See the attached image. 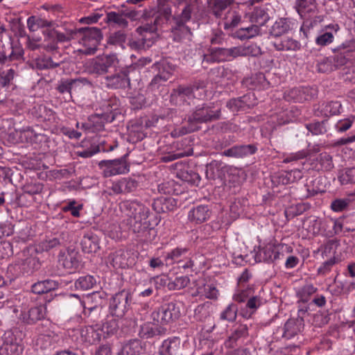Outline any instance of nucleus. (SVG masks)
Returning <instances> with one entry per match:
<instances>
[{
  "instance_id": "nucleus-58",
  "label": "nucleus",
  "mask_w": 355,
  "mask_h": 355,
  "mask_svg": "<svg viewBox=\"0 0 355 355\" xmlns=\"http://www.w3.org/2000/svg\"><path fill=\"white\" fill-rule=\"evenodd\" d=\"M348 199H336L331 203V209L336 212L343 211L349 205Z\"/></svg>"
},
{
  "instance_id": "nucleus-44",
  "label": "nucleus",
  "mask_w": 355,
  "mask_h": 355,
  "mask_svg": "<svg viewBox=\"0 0 355 355\" xmlns=\"http://www.w3.org/2000/svg\"><path fill=\"white\" fill-rule=\"evenodd\" d=\"M54 288V284L49 280L41 281L32 286V291L35 294H43L51 291Z\"/></svg>"
},
{
  "instance_id": "nucleus-43",
  "label": "nucleus",
  "mask_w": 355,
  "mask_h": 355,
  "mask_svg": "<svg viewBox=\"0 0 355 355\" xmlns=\"http://www.w3.org/2000/svg\"><path fill=\"white\" fill-rule=\"evenodd\" d=\"M341 104L338 101H331L323 103L321 111L325 116H332L340 113Z\"/></svg>"
},
{
  "instance_id": "nucleus-60",
  "label": "nucleus",
  "mask_w": 355,
  "mask_h": 355,
  "mask_svg": "<svg viewBox=\"0 0 355 355\" xmlns=\"http://www.w3.org/2000/svg\"><path fill=\"white\" fill-rule=\"evenodd\" d=\"M353 123V121L349 118L339 120L335 125V128L338 132H343L349 130Z\"/></svg>"
},
{
  "instance_id": "nucleus-15",
  "label": "nucleus",
  "mask_w": 355,
  "mask_h": 355,
  "mask_svg": "<svg viewBox=\"0 0 355 355\" xmlns=\"http://www.w3.org/2000/svg\"><path fill=\"white\" fill-rule=\"evenodd\" d=\"M302 320L298 319H289L283 328L278 329L277 334L282 333V336L290 339L297 335L302 329Z\"/></svg>"
},
{
  "instance_id": "nucleus-23",
  "label": "nucleus",
  "mask_w": 355,
  "mask_h": 355,
  "mask_svg": "<svg viewBox=\"0 0 355 355\" xmlns=\"http://www.w3.org/2000/svg\"><path fill=\"white\" fill-rule=\"evenodd\" d=\"M325 32L315 38V43L321 46H324L333 42L334 35L339 30V26L336 24H329L325 26Z\"/></svg>"
},
{
  "instance_id": "nucleus-1",
  "label": "nucleus",
  "mask_w": 355,
  "mask_h": 355,
  "mask_svg": "<svg viewBox=\"0 0 355 355\" xmlns=\"http://www.w3.org/2000/svg\"><path fill=\"white\" fill-rule=\"evenodd\" d=\"M121 212L128 217L127 225L133 232L146 241H151L156 232L151 227L148 219L150 211L143 203L137 200H125L119 205Z\"/></svg>"
},
{
  "instance_id": "nucleus-32",
  "label": "nucleus",
  "mask_w": 355,
  "mask_h": 355,
  "mask_svg": "<svg viewBox=\"0 0 355 355\" xmlns=\"http://www.w3.org/2000/svg\"><path fill=\"white\" fill-rule=\"evenodd\" d=\"M260 33V28L258 25L252 24L246 28L238 29L234 34L233 37L240 40L251 39Z\"/></svg>"
},
{
  "instance_id": "nucleus-55",
  "label": "nucleus",
  "mask_w": 355,
  "mask_h": 355,
  "mask_svg": "<svg viewBox=\"0 0 355 355\" xmlns=\"http://www.w3.org/2000/svg\"><path fill=\"white\" fill-rule=\"evenodd\" d=\"M337 262L335 257L330 258L329 260L322 263V264L318 268V275H325L329 273L333 266Z\"/></svg>"
},
{
  "instance_id": "nucleus-17",
  "label": "nucleus",
  "mask_w": 355,
  "mask_h": 355,
  "mask_svg": "<svg viewBox=\"0 0 355 355\" xmlns=\"http://www.w3.org/2000/svg\"><path fill=\"white\" fill-rule=\"evenodd\" d=\"M46 313V306L45 304L37 305L31 308L27 313H23L21 315L22 320L28 324H32L44 319Z\"/></svg>"
},
{
  "instance_id": "nucleus-7",
  "label": "nucleus",
  "mask_w": 355,
  "mask_h": 355,
  "mask_svg": "<svg viewBox=\"0 0 355 355\" xmlns=\"http://www.w3.org/2000/svg\"><path fill=\"white\" fill-rule=\"evenodd\" d=\"M295 8L301 18L306 21H311V26L322 21L321 17L317 15L318 6L315 0H296Z\"/></svg>"
},
{
  "instance_id": "nucleus-24",
  "label": "nucleus",
  "mask_w": 355,
  "mask_h": 355,
  "mask_svg": "<svg viewBox=\"0 0 355 355\" xmlns=\"http://www.w3.org/2000/svg\"><path fill=\"white\" fill-rule=\"evenodd\" d=\"M180 347V340L173 337L164 340L159 349V355H176Z\"/></svg>"
},
{
  "instance_id": "nucleus-27",
  "label": "nucleus",
  "mask_w": 355,
  "mask_h": 355,
  "mask_svg": "<svg viewBox=\"0 0 355 355\" xmlns=\"http://www.w3.org/2000/svg\"><path fill=\"white\" fill-rule=\"evenodd\" d=\"M223 28L226 31L233 30L241 21V15L235 10H229L223 19Z\"/></svg>"
},
{
  "instance_id": "nucleus-28",
  "label": "nucleus",
  "mask_w": 355,
  "mask_h": 355,
  "mask_svg": "<svg viewBox=\"0 0 355 355\" xmlns=\"http://www.w3.org/2000/svg\"><path fill=\"white\" fill-rule=\"evenodd\" d=\"M106 85L114 89H125L129 87L130 80L125 73L118 74L110 77H106Z\"/></svg>"
},
{
  "instance_id": "nucleus-54",
  "label": "nucleus",
  "mask_w": 355,
  "mask_h": 355,
  "mask_svg": "<svg viewBox=\"0 0 355 355\" xmlns=\"http://www.w3.org/2000/svg\"><path fill=\"white\" fill-rule=\"evenodd\" d=\"M15 72L12 69L0 73V87H8L10 83L13 80Z\"/></svg>"
},
{
  "instance_id": "nucleus-30",
  "label": "nucleus",
  "mask_w": 355,
  "mask_h": 355,
  "mask_svg": "<svg viewBox=\"0 0 355 355\" xmlns=\"http://www.w3.org/2000/svg\"><path fill=\"white\" fill-rule=\"evenodd\" d=\"M176 206L177 201L171 197H160L154 202V207L157 212L170 211Z\"/></svg>"
},
{
  "instance_id": "nucleus-26",
  "label": "nucleus",
  "mask_w": 355,
  "mask_h": 355,
  "mask_svg": "<svg viewBox=\"0 0 355 355\" xmlns=\"http://www.w3.org/2000/svg\"><path fill=\"white\" fill-rule=\"evenodd\" d=\"M128 253L123 250L116 251L110 255V263L115 268H127L131 264L128 259Z\"/></svg>"
},
{
  "instance_id": "nucleus-11",
  "label": "nucleus",
  "mask_w": 355,
  "mask_h": 355,
  "mask_svg": "<svg viewBox=\"0 0 355 355\" xmlns=\"http://www.w3.org/2000/svg\"><path fill=\"white\" fill-rule=\"evenodd\" d=\"M157 65L158 66L159 72L151 80L150 86L153 87H168L167 81L175 69L174 66L169 65L165 60L157 63Z\"/></svg>"
},
{
  "instance_id": "nucleus-52",
  "label": "nucleus",
  "mask_w": 355,
  "mask_h": 355,
  "mask_svg": "<svg viewBox=\"0 0 355 355\" xmlns=\"http://www.w3.org/2000/svg\"><path fill=\"white\" fill-rule=\"evenodd\" d=\"M126 37L124 31H118L110 35L108 42L110 44L122 46L126 40Z\"/></svg>"
},
{
  "instance_id": "nucleus-31",
  "label": "nucleus",
  "mask_w": 355,
  "mask_h": 355,
  "mask_svg": "<svg viewBox=\"0 0 355 355\" xmlns=\"http://www.w3.org/2000/svg\"><path fill=\"white\" fill-rule=\"evenodd\" d=\"M142 350L143 348L139 340H130L123 345L119 355H139Z\"/></svg>"
},
{
  "instance_id": "nucleus-2",
  "label": "nucleus",
  "mask_w": 355,
  "mask_h": 355,
  "mask_svg": "<svg viewBox=\"0 0 355 355\" xmlns=\"http://www.w3.org/2000/svg\"><path fill=\"white\" fill-rule=\"evenodd\" d=\"M193 7L191 3H187L180 14L173 17L171 37L174 42H184L191 40L193 33L187 24L191 19Z\"/></svg>"
},
{
  "instance_id": "nucleus-18",
  "label": "nucleus",
  "mask_w": 355,
  "mask_h": 355,
  "mask_svg": "<svg viewBox=\"0 0 355 355\" xmlns=\"http://www.w3.org/2000/svg\"><path fill=\"white\" fill-rule=\"evenodd\" d=\"M272 45L277 51H298L301 48L299 41L289 37H284L282 39H276L272 42Z\"/></svg>"
},
{
  "instance_id": "nucleus-59",
  "label": "nucleus",
  "mask_w": 355,
  "mask_h": 355,
  "mask_svg": "<svg viewBox=\"0 0 355 355\" xmlns=\"http://www.w3.org/2000/svg\"><path fill=\"white\" fill-rule=\"evenodd\" d=\"M121 182L123 193L131 192L137 187V182L131 178H123Z\"/></svg>"
},
{
  "instance_id": "nucleus-22",
  "label": "nucleus",
  "mask_w": 355,
  "mask_h": 355,
  "mask_svg": "<svg viewBox=\"0 0 355 355\" xmlns=\"http://www.w3.org/2000/svg\"><path fill=\"white\" fill-rule=\"evenodd\" d=\"M292 29L291 21L288 19H279L276 21L270 29V36L275 38L280 37Z\"/></svg>"
},
{
  "instance_id": "nucleus-13",
  "label": "nucleus",
  "mask_w": 355,
  "mask_h": 355,
  "mask_svg": "<svg viewBox=\"0 0 355 355\" xmlns=\"http://www.w3.org/2000/svg\"><path fill=\"white\" fill-rule=\"evenodd\" d=\"M211 211L208 205H200L193 207L188 213V219L190 222L200 224L207 220Z\"/></svg>"
},
{
  "instance_id": "nucleus-19",
  "label": "nucleus",
  "mask_w": 355,
  "mask_h": 355,
  "mask_svg": "<svg viewBox=\"0 0 355 355\" xmlns=\"http://www.w3.org/2000/svg\"><path fill=\"white\" fill-rule=\"evenodd\" d=\"M257 148L253 145L235 146L224 151L227 157L241 158L255 153Z\"/></svg>"
},
{
  "instance_id": "nucleus-33",
  "label": "nucleus",
  "mask_w": 355,
  "mask_h": 355,
  "mask_svg": "<svg viewBox=\"0 0 355 355\" xmlns=\"http://www.w3.org/2000/svg\"><path fill=\"white\" fill-rule=\"evenodd\" d=\"M99 329H96L94 327H85L81 330V338L83 340L89 344H94L100 341L101 333Z\"/></svg>"
},
{
  "instance_id": "nucleus-36",
  "label": "nucleus",
  "mask_w": 355,
  "mask_h": 355,
  "mask_svg": "<svg viewBox=\"0 0 355 355\" xmlns=\"http://www.w3.org/2000/svg\"><path fill=\"white\" fill-rule=\"evenodd\" d=\"M269 19L268 13L261 8H255L250 15V21L258 25L259 27L263 26Z\"/></svg>"
},
{
  "instance_id": "nucleus-42",
  "label": "nucleus",
  "mask_w": 355,
  "mask_h": 355,
  "mask_svg": "<svg viewBox=\"0 0 355 355\" xmlns=\"http://www.w3.org/2000/svg\"><path fill=\"white\" fill-rule=\"evenodd\" d=\"M96 280L91 275L80 277L75 282V287L77 289L86 291L91 289L95 284Z\"/></svg>"
},
{
  "instance_id": "nucleus-35",
  "label": "nucleus",
  "mask_w": 355,
  "mask_h": 355,
  "mask_svg": "<svg viewBox=\"0 0 355 355\" xmlns=\"http://www.w3.org/2000/svg\"><path fill=\"white\" fill-rule=\"evenodd\" d=\"M220 116V110L215 111L210 110L209 107H204L201 110L197 111L194 114V119L200 122H207L214 119H217Z\"/></svg>"
},
{
  "instance_id": "nucleus-47",
  "label": "nucleus",
  "mask_w": 355,
  "mask_h": 355,
  "mask_svg": "<svg viewBox=\"0 0 355 355\" xmlns=\"http://www.w3.org/2000/svg\"><path fill=\"white\" fill-rule=\"evenodd\" d=\"M238 308L236 304L232 303L230 304L226 309L221 312L220 319L227 320L229 322H233L236 318Z\"/></svg>"
},
{
  "instance_id": "nucleus-51",
  "label": "nucleus",
  "mask_w": 355,
  "mask_h": 355,
  "mask_svg": "<svg viewBox=\"0 0 355 355\" xmlns=\"http://www.w3.org/2000/svg\"><path fill=\"white\" fill-rule=\"evenodd\" d=\"M198 292L208 299H217L218 295V291L213 284H205L203 288H198Z\"/></svg>"
},
{
  "instance_id": "nucleus-21",
  "label": "nucleus",
  "mask_w": 355,
  "mask_h": 355,
  "mask_svg": "<svg viewBox=\"0 0 355 355\" xmlns=\"http://www.w3.org/2000/svg\"><path fill=\"white\" fill-rule=\"evenodd\" d=\"M81 248L85 253H94L99 249V239L92 232L86 233L81 240Z\"/></svg>"
},
{
  "instance_id": "nucleus-48",
  "label": "nucleus",
  "mask_w": 355,
  "mask_h": 355,
  "mask_svg": "<svg viewBox=\"0 0 355 355\" xmlns=\"http://www.w3.org/2000/svg\"><path fill=\"white\" fill-rule=\"evenodd\" d=\"M241 47L242 51V57H257L261 55V49L256 44L241 45Z\"/></svg>"
},
{
  "instance_id": "nucleus-16",
  "label": "nucleus",
  "mask_w": 355,
  "mask_h": 355,
  "mask_svg": "<svg viewBox=\"0 0 355 355\" xmlns=\"http://www.w3.org/2000/svg\"><path fill=\"white\" fill-rule=\"evenodd\" d=\"M279 246L272 243H267L258 252L259 261L272 262L279 258Z\"/></svg>"
},
{
  "instance_id": "nucleus-6",
  "label": "nucleus",
  "mask_w": 355,
  "mask_h": 355,
  "mask_svg": "<svg viewBox=\"0 0 355 355\" xmlns=\"http://www.w3.org/2000/svg\"><path fill=\"white\" fill-rule=\"evenodd\" d=\"M180 315V306L170 302L154 311L151 314V318L154 322L158 324H166L178 319Z\"/></svg>"
},
{
  "instance_id": "nucleus-12",
  "label": "nucleus",
  "mask_w": 355,
  "mask_h": 355,
  "mask_svg": "<svg viewBox=\"0 0 355 355\" xmlns=\"http://www.w3.org/2000/svg\"><path fill=\"white\" fill-rule=\"evenodd\" d=\"M158 19L156 18L153 23H147L139 26L136 29L137 33L139 35L143 42L146 44V47H150L155 42L157 37Z\"/></svg>"
},
{
  "instance_id": "nucleus-3",
  "label": "nucleus",
  "mask_w": 355,
  "mask_h": 355,
  "mask_svg": "<svg viewBox=\"0 0 355 355\" xmlns=\"http://www.w3.org/2000/svg\"><path fill=\"white\" fill-rule=\"evenodd\" d=\"M76 39L83 46L79 51L85 55H92L96 53L103 37L101 31L96 27H85L76 29Z\"/></svg>"
},
{
  "instance_id": "nucleus-39",
  "label": "nucleus",
  "mask_w": 355,
  "mask_h": 355,
  "mask_svg": "<svg viewBox=\"0 0 355 355\" xmlns=\"http://www.w3.org/2000/svg\"><path fill=\"white\" fill-rule=\"evenodd\" d=\"M22 352V346L17 343L5 342L0 347V355H20Z\"/></svg>"
},
{
  "instance_id": "nucleus-20",
  "label": "nucleus",
  "mask_w": 355,
  "mask_h": 355,
  "mask_svg": "<svg viewBox=\"0 0 355 355\" xmlns=\"http://www.w3.org/2000/svg\"><path fill=\"white\" fill-rule=\"evenodd\" d=\"M58 262L64 268L69 270H76L79 266L77 253L74 251H67L60 253Z\"/></svg>"
},
{
  "instance_id": "nucleus-45",
  "label": "nucleus",
  "mask_w": 355,
  "mask_h": 355,
  "mask_svg": "<svg viewBox=\"0 0 355 355\" xmlns=\"http://www.w3.org/2000/svg\"><path fill=\"white\" fill-rule=\"evenodd\" d=\"M189 283L190 279L188 276H180L174 280H170L167 286L169 290H180L187 287Z\"/></svg>"
},
{
  "instance_id": "nucleus-9",
  "label": "nucleus",
  "mask_w": 355,
  "mask_h": 355,
  "mask_svg": "<svg viewBox=\"0 0 355 355\" xmlns=\"http://www.w3.org/2000/svg\"><path fill=\"white\" fill-rule=\"evenodd\" d=\"M138 17V12L135 10H122L118 12L111 11L106 14V22L112 26L125 28L128 26L127 18L135 20Z\"/></svg>"
},
{
  "instance_id": "nucleus-57",
  "label": "nucleus",
  "mask_w": 355,
  "mask_h": 355,
  "mask_svg": "<svg viewBox=\"0 0 355 355\" xmlns=\"http://www.w3.org/2000/svg\"><path fill=\"white\" fill-rule=\"evenodd\" d=\"M60 245V241L56 238L46 239L39 244V248L42 251H49Z\"/></svg>"
},
{
  "instance_id": "nucleus-53",
  "label": "nucleus",
  "mask_w": 355,
  "mask_h": 355,
  "mask_svg": "<svg viewBox=\"0 0 355 355\" xmlns=\"http://www.w3.org/2000/svg\"><path fill=\"white\" fill-rule=\"evenodd\" d=\"M36 65L40 69H53L59 67L60 63L54 62L50 57H44L36 60Z\"/></svg>"
},
{
  "instance_id": "nucleus-41",
  "label": "nucleus",
  "mask_w": 355,
  "mask_h": 355,
  "mask_svg": "<svg viewBox=\"0 0 355 355\" xmlns=\"http://www.w3.org/2000/svg\"><path fill=\"white\" fill-rule=\"evenodd\" d=\"M187 252V249L184 248H176L171 251L166 252L164 259L167 265H171L175 262H180V259Z\"/></svg>"
},
{
  "instance_id": "nucleus-50",
  "label": "nucleus",
  "mask_w": 355,
  "mask_h": 355,
  "mask_svg": "<svg viewBox=\"0 0 355 355\" xmlns=\"http://www.w3.org/2000/svg\"><path fill=\"white\" fill-rule=\"evenodd\" d=\"M338 180L342 184L355 183V168H347L345 172L338 176Z\"/></svg>"
},
{
  "instance_id": "nucleus-14",
  "label": "nucleus",
  "mask_w": 355,
  "mask_h": 355,
  "mask_svg": "<svg viewBox=\"0 0 355 355\" xmlns=\"http://www.w3.org/2000/svg\"><path fill=\"white\" fill-rule=\"evenodd\" d=\"M248 336L246 324H239L225 342L227 348H234L241 344Z\"/></svg>"
},
{
  "instance_id": "nucleus-61",
  "label": "nucleus",
  "mask_w": 355,
  "mask_h": 355,
  "mask_svg": "<svg viewBox=\"0 0 355 355\" xmlns=\"http://www.w3.org/2000/svg\"><path fill=\"white\" fill-rule=\"evenodd\" d=\"M208 305L207 304L198 306L195 309V316L199 320H204L209 315Z\"/></svg>"
},
{
  "instance_id": "nucleus-64",
  "label": "nucleus",
  "mask_w": 355,
  "mask_h": 355,
  "mask_svg": "<svg viewBox=\"0 0 355 355\" xmlns=\"http://www.w3.org/2000/svg\"><path fill=\"white\" fill-rule=\"evenodd\" d=\"M307 130L313 135H321L324 132V128L320 122H315L306 125Z\"/></svg>"
},
{
  "instance_id": "nucleus-8",
  "label": "nucleus",
  "mask_w": 355,
  "mask_h": 355,
  "mask_svg": "<svg viewBox=\"0 0 355 355\" xmlns=\"http://www.w3.org/2000/svg\"><path fill=\"white\" fill-rule=\"evenodd\" d=\"M130 295L123 291L115 294L110 302V312L116 318L123 317L130 306Z\"/></svg>"
},
{
  "instance_id": "nucleus-62",
  "label": "nucleus",
  "mask_w": 355,
  "mask_h": 355,
  "mask_svg": "<svg viewBox=\"0 0 355 355\" xmlns=\"http://www.w3.org/2000/svg\"><path fill=\"white\" fill-rule=\"evenodd\" d=\"M227 54V60H231L239 57H242V51L240 46L226 48Z\"/></svg>"
},
{
  "instance_id": "nucleus-46",
  "label": "nucleus",
  "mask_w": 355,
  "mask_h": 355,
  "mask_svg": "<svg viewBox=\"0 0 355 355\" xmlns=\"http://www.w3.org/2000/svg\"><path fill=\"white\" fill-rule=\"evenodd\" d=\"M130 103L134 109H141L146 103V98L144 94L139 90H134L129 96Z\"/></svg>"
},
{
  "instance_id": "nucleus-10",
  "label": "nucleus",
  "mask_w": 355,
  "mask_h": 355,
  "mask_svg": "<svg viewBox=\"0 0 355 355\" xmlns=\"http://www.w3.org/2000/svg\"><path fill=\"white\" fill-rule=\"evenodd\" d=\"M105 177L123 174L128 172V166L123 159L103 160L99 163Z\"/></svg>"
},
{
  "instance_id": "nucleus-29",
  "label": "nucleus",
  "mask_w": 355,
  "mask_h": 355,
  "mask_svg": "<svg viewBox=\"0 0 355 355\" xmlns=\"http://www.w3.org/2000/svg\"><path fill=\"white\" fill-rule=\"evenodd\" d=\"M227 60L226 48H212L209 53L204 55L203 61L206 62H220Z\"/></svg>"
},
{
  "instance_id": "nucleus-40",
  "label": "nucleus",
  "mask_w": 355,
  "mask_h": 355,
  "mask_svg": "<svg viewBox=\"0 0 355 355\" xmlns=\"http://www.w3.org/2000/svg\"><path fill=\"white\" fill-rule=\"evenodd\" d=\"M329 222L325 219L320 218H314L309 221V231L313 234H318L320 232L325 233L326 227L328 226Z\"/></svg>"
},
{
  "instance_id": "nucleus-63",
  "label": "nucleus",
  "mask_w": 355,
  "mask_h": 355,
  "mask_svg": "<svg viewBox=\"0 0 355 355\" xmlns=\"http://www.w3.org/2000/svg\"><path fill=\"white\" fill-rule=\"evenodd\" d=\"M333 64L335 65V70L340 67L345 65L347 62V58L342 53H338L334 56H330Z\"/></svg>"
},
{
  "instance_id": "nucleus-56",
  "label": "nucleus",
  "mask_w": 355,
  "mask_h": 355,
  "mask_svg": "<svg viewBox=\"0 0 355 355\" xmlns=\"http://www.w3.org/2000/svg\"><path fill=\"white\" fill-rule=\"evenodd\" d=\"M76 29L71 30L67 33L55 32V40L59 42H69L71 40L76 39Z\"/></svg>"
},
{
  "instance_id": "nucleus-37",
  "label": "nucleus",
  "mask_w": 355,
  "mask_h": 355,
  "mask_svg": "<svg viewBox=\"0 0 355 355\" xmlns=\"http://www.w3.org/2000/svg\"><path fill=\"white\" fill-rule=\"evenodd\" d=\"M164 331V329L161 327L145 324L141 327L139 335L143 338H151L154 336L161 335Z\"/></svg>"
},
{
  "instance_id": "nucleus-5",
  "label": "nucleus",
  "mask_w": 355,
  "mask_h": 355,
  "mask_svg": "<svg viewBox=\"0 0 355 355\" xmlns=\"http://www.w3.org/2000/svg\"><path fill=\"white\" fill-rule=\"evenodd\" d=\"M118 64V59L115 54L97 56L89 60L85 65L89 73L103 75L115 68Z\"/></svg>"
},
{
  "instance_id": "nucleus-49",
  "label": "nucleus",
  "mask_w": 355,
  "mask_h": 355,
  "mask_svg": "<svg viewBox=\"0 0 355 355\" xmlns=\"http://www.w3.org/2000/svg\"><path fill=\"white\" fill-rule=\"evenodd\" d=\"M318 71L321 73H329L335 70V65L333 64L330 57L324 58L317 64Z\"/></svg>"
},
{
  "instance_id": "nucleus-34",
  "label": "nucleus",
  "mask_w": 355,
  "mask_h": 355,
  "mask_svg": "<svg viewBox=\"0 0 355 355\" xmlns=\"http://www.w3.org/2000/svg\"><path fill=\"white\" fill-rule=\"evenodd\" d=\"M91 83L85 78H67L62 82L58 89H81L90 87Z\"/></svg>"
},
{
  "instance_id": "nucleus-25",
  "label": "nucleus",
  "mask_w": 355,
  "mask_h": 355,
  "mask_svg": "<svg viewBox=\"0 0 355 355\" xmlns=\"http://www.w3.org/2000/svg\"><path fill=\"white\" fill-rule=\"evenodd\" d=\"M235 0H207V3L211 13L216 18H220L223 12Z\"/></svg>"
},
{
  "instance_id": "nucleus-4",
  "label": "nucleus",
  "mask_w": 355,
  "mask_h": 355,
  "mask_svg": "<svg viewBox=\"0 0 355 355\" xmlns=\"http://www.w3.org/2000/svg\"><path fill=\"white\" fill-rule=\"evenodd\" d=\"M237 303L246 302L244 307H241L240 313L245 318H250L257 310L263 304L260 296L252 295L250 289H241L235 292L232 297Z\"/></svg>"
},
{
  "instance_id": "nucleus-38",
  "label": "nucleus",
  "mask_w": 355,
  "mask_h": 355,
  "mask_svg": "<svg viewBox=\"0 0 355 355\" xmlns=\"http://www.w3.org/2000/svg\"><path fill=\"white\" fill-rule=\"evenodd\" d=\"M118 329V320L116 318H107L102 324L100 331L103 334V337L106 338L116 334Z\"/></svg>"
}]
</instances>
